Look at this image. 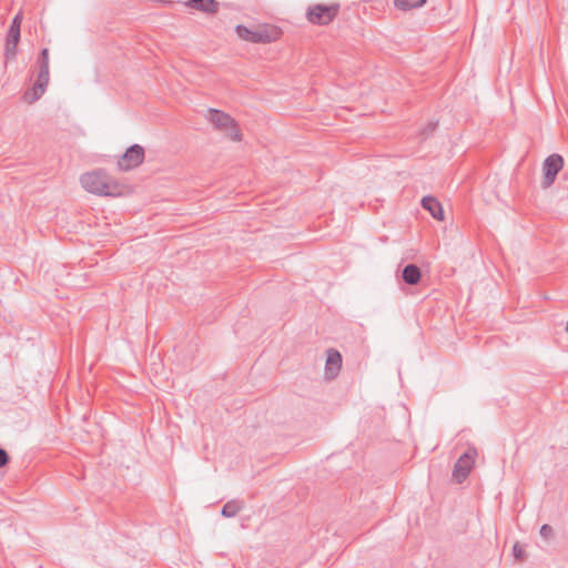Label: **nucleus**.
I'll list each match as a JSON object with an SVG mask.
<instances>
[{"instance_id":"nucleus-11","label":"nucleus","mask_w":568,"mask_h":568,"mask_svg":"<svg viewBox=\"0 0 568 568\" xmlns=\"http://www.w3.org/2000/svg\"><path fill=\"white\" fill-rule=\"evenodd\" d=\"M422 206L424 210L428 211L434 219L438 221L444 220V211L442 204L434 196H424L422 199Z\"/></svg>"},{"instance_id":"nucleus-12","label":"nucleus","mask_w":568,"mask_h":568,"mask_svg":"<svg viewBox=\"0 0 568 568\" xmlns=\"http://www.w3.org/2000/svg\"><path fill=\"white\" fill-rule=\"evenodd\" d=\"M48 84H49V79L48 78H45V80L41 81V78L38 77L33 88L30 91H27L24 93V100L28 103L36 102L44 93Z\"/></svg>"},{"instance_id":"nucleus-19","label":"nucleus","mask_w":568,"mask_h":568,"mask_svg":"<svg viewBox=\"0 0 568 568\" xmlns=\"http://www.w3.org/2000/svg\"><path fill=\"white\" fill-rule=\"evenodd\" d=\"M437 126V123L436 122H429L422 131V135H424V138H427L429 134H432L435 129Z\"/></svg>"},{"instance_id":"nucleus-17","label":"nucleus","mask_w":568,"mask_h":568,"mask_svg":"<svg viewBox=\"0 0 568 568\" xmlns=\"http://www.w3.org/2000/svg\"><path fill=\"white\" fill-rule=\"evenodd\" d=\"M539 534L545 540H549L554 535L552 527L548 524H544L540 527Z\"/></svg>"},{"instance_id":"nucleus-1","label":"nucleus","mask_w":568,"mask_h":568,"mask_svg":"<svg viewBox=\"0 0 568 568\" xmlns=\"http://www.w3.org/2000/svg\"><path fill=\"white\" fill-rule=\"evenodd\" d=\"M81 185L90 193L103 196H120L123 194V185L115 182L103 170L88 172L80 178Z\"/></svg>"},{"instance_id":"nucleus-20","label":"nucleus","mask_w":568,"mask_h":568,"mask_svg":"<svg viewBox=\"0 0 568 568\" xmlns=\"http://www.w3.org/2000/svg\"><path fill=\"white\" fill-rule=\"evenodd\" d=\"M9 459L8 453L3 448H0V468L4 467L9 463Z\"/></svg>"},{"instance_id":"nucleus-9","label":"nucleus","mask_w":568,"mask_h":568,"mask_svg":"<svg viewBox=\"0 0 568 568\" xmlns=\"http://www.w3.org/2000/svg\"><path fill=\"white\" fill-rule=\"evenodd\" d=\"M342 366V355L336 349L327 351V358L325 365V374L328 378H335Z\"/></svg>"},{"instance_id":"nucleus-15","label":"nucleus","mask_w":568,"mask_h":568,"mask_svg":"<svg viewBox=\"0 0 568 568\" xmlns=\"http://www.w3.org/2000/svg\"><path fill=\"white\" fill-rule=\"evenodd\" d=\"M244 503L242 500L233 499L227 501L221 510L222 516L232 518L236 516L241 509H243Z\"/></svg>"},{"instance_id":"nucleus-18","label":"nucleus","mask_w":568,"mask_h":568,"mask_svg":"<svg viewBox=\"0 0 568 568\" xmlns=\"http://www.w3.org/2000/svg\"><path fill=\"white\" fill-rule=\"evenodd\" d=\"M513 552L516 559L524 560L525 559V550L519 544H515L513 547Z\"/></svg>"},{"instance_id":"nucleus-21","label":"nucleus","mask_w":568,"mask_h":568,"mask_svg":"<svg viewBox=\"0 0 568 568\" xmlns=\"http://www.w3.org/2000/svg\"><path fill=\"white\" fill-rule=\"evenodd\" d=\"M567 332H568V321H567V327H566Z\"/></svg>"},{"instance_id":"nucleus-2","label":"nucleus","mask_w":568,"mask_h":568,"mask_svg":"<svg viewBox=\"0 0 568 568\" xmlns=\"http://www.w3.org/2000/svg\"><path fill=\"white\" fill-rule=\"evenodd\" d=\"M235 32L242 40L252 43H270L276 41L282 34L280 28L270 24L258 26L254 30L239 24L235 27Z\"/></svg>"},{"instance_id":"nucleus-14","label":"nucleus","mask_w":568,"mask_h":568,"mask_svg":"<svg viewBox=\"0 0 568 568\" xmlns=\"http://www.w3.org/2000/svg\"><path fill=\"white\" fill-rule=\"evenodd\" d=\"M38 65H39V78L45 80L49 79V49L43 48L38 57Z\"/></svg>"},{"instance_id":"nucleus-16","label":"nucleus","mask_w":568,"mask_h":568,"mask_svg":"<svg viewBox=\"0 0 568 568\" xmlns=\"http://www.w3.org/2000/svg\"><path fill=\"white\" fill-rule=\"evenodd\" d=\"M427 0H394V6L402 11L423 7Z\"/></svg>"},{"instance_id":"nucleus-6","label":"nucleus","mask_w":568,"mask_h":568,"mask_svg":"<svg viewBox=\"0 0 568 568\" xmlns=\"http://www.w3.org/2000/svg\"><path fill=\"white\" fill-rule=\"evenodd\" d=\"M144 161V149L140 144H133L126 149L121 159L118 161V166L122 171H130L138 168Z\"/></svg>"},{"instance_id":"nucleus-4","label":"nucleus","mask_w":568,"mask_h":568,"mask_svg":"<svg viewBox=\"0 0 568 568\" xmlns=\"http://www.w3.org/2000/svg\"><path fill=\"white\" fill-rule=\"evenodd\" d=\"M207 113V120L215 129L225 131L234 141L241 140V134L237 130L236 123L231 115L216 109H209Z\"/></svg>"},{"instance_id":"nucleus-10","label":"nucleus","mask_w":568,"mask_h":568,"mask_svg":"<svg viewBox=\"0 0 568 568\" xmlns=\"http://www.w3.org/2000/svg\"><path fill=\"white\" fill-rule=\"evenodd\" d=\"M186 7L207 14H215L220 9V2L216 0H189Z\"/></svg>"},{"instance_id":"nucleus-5","label":"nucleus","mask_w":568,"mask_h":568,"mask_svg":"<svg viewBox=\"0 0 568 568\" xmlns=\"http://www.w3.org/2000/svg\"><path fill=\"white\" fill-rule=\"evenodd\" d=\"M476 456V448L470 447L457 459L453 469V477L457 483H463L468 477L474 466Z\"/></svg>"},{"instance_id":"nucleus-3","label":"nucleus","mask_w":568,"mask_h":568,"mask_svg":"<svg viewBox=\"0 0 568 568\" xmlns=\"http://www.w3.org/2000/svg\"><path fill=\"white\" fill-rule=\"evenodd\" d=\"M339 8L341 6L337 2L331 4L316 3L307 8L305 16L312 24L328 26L338 16Z\"/></svg>"},{"instance_id":"nucleus-8","label":"nucleus","mask_w":568,"mask_h":568,"mask_svg":"<svg viewBox=\"0 0 568 568\" xmlns=\"http://www.w3.org/2000/svg\"><path fill=\"white\" fill-rule=\"evenodd\" d=\"M564 166V159L559 154H551L549 155L542 164V171H544V179H542V186L545 189L552 185L555 182V179L559 171Z\"/></svg>"},{"instance_id":"nucleus-7","label":"nucleus","mask_w":568,"mask_h":568,"mask_svg":"<svg viewBox=\"0 0 568 568\" xmlns=\"http://www.w3.org/2000/svg\"><path fill=\"white\" fill-rule=\"evenodd\" d=\"M22 16L18 13L13 17L11 24L7 33V42L4 54L7 59L16 57L17 45L20 41V28H21Z\"/></svg>"},{"instance_id":"nucleus-13","label":"nucleus","mask_w":568,"mask_h":568,"mask_svg":"<svg viewBox=\"0 0 568 568\" xmlns=\"http://www.w3.org/2000/svg\"><path fill=\"white\" fill-rule=\"evenodd\" d=\"M402 278L408 285H416L422 278L420 268L416 264H407L402 271Z\"/></svg>"}]
</instances>
